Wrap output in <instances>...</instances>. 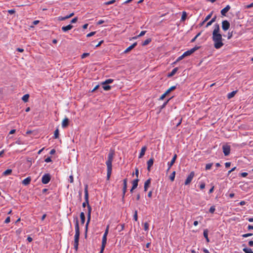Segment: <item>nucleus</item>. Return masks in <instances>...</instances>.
Segmentation results:
<instances>
[{"mask_svg": "<svg viewBox=\"0 0 253 253\" xmlns=\"http://www.w3.org/2000/svg\"><path fill=\"white\" fill-rule=\"evenodd\" d=\"M213 27L212 39L214 42V47L216 49H219L223 45L222 36L219 33L220 30L219 25L218 24H215Z\"/></svg>", "mask_w": 253, "mask_h": 253, "instance_id": "obj_1", "label": "nucleus"}, {"mask_svg": "<svg viewBox=\"0 0 253 253\" xmlns=\"http://www.w3.org/2000/svg\"><path fill=\"white\" fill-rule=\"evenodd\" d=\"M75 229V234L74 236V248L75 251H77L78 250V246H79V238H80V234L79 223L78 217L76 218Z\"/></svg>", "mask_w": 253, "mask_h": 253, "instance_id": "obj_2", "label": "nucleus"}, {"mask_svg": "<svg viewBox=\"0 0 253 253\" xmlns=\"http://www.w3.org/2000/svg\"><path fill=\"white\" fill-rule=\"evenodd\" d=\"M114 152H110L108 155L107 160L106 162V164L107 168V179L109 180L110 178L111 173H112V162L114 158Z\"/></svg>", "mask_w": 253, "mask_h": 253, "instance_id": "obj_3", "label": "nucleus"}, {"mask_svg": "<svg viewBox=\"0 0 253 253\" xmlns=\"http://www.w3.org/2000/svg\"><path fill=\"white\" fill-rule=\"evenodd\" d=\"M84 199L86 200V202L87 203V221L88 223H89L91 219V207L89 204V200H88V186L87 185H85L84 186Z\"/></svg>", "mask_w": 253, "mask_h": 253, "instance_id": "obj_4", "label": "nucleus"}, {"mask_svg": "<svg viewBox=\"0 0 253 253\" xmlns=\"http://www.w3.org/2000/svg\"><path fill=\"white\" fill-rule=\"evenodd\" d=\"M51 179V176L49 173L43 174L42 178V182L43 184H46L49 182Z\"/></svg>", "mask_w": 253, "mask_h": 253, "instance_id": "obj_5", "label": "nucleus"}, {"mask_svg": "<svg viewBox=\"0 0 253 253\" xmlns=\"http://www.w3.org/2000/svg\"><path fill=\"white\" fill-rule=\"evenodd\" d=\"M195 175V173L194 171H191L190 174L188 175L185 181L184 184L187 185L190 183L192 181L194 176Z\"/></svg>", "mask_w": 253, "mask_h": 253, "instance_id": "obj_6", "label": "nucleus"}, {"mask_svg": "<svg viewBox=\"0 0 253 253\" xmlns=\"http://www.w3.org/2000/svg\"><path fill=\"white\" fill-rule=\"evenodd\" d=\"M223 152L225 156H228L230 152V146L228 145H223L222 146Z\"/></svg>", "mask_w": 253, "mask_h": 253, "instance_id": "obj_7", "label": "nucleus"}, {"mask_svg": "<svg viewBox=\"0 0 253 253\" xmlns=\"http://www.w3.org/2000/svg\"><path fill=\"white\" fill-rule=\"evenodd\" d=\"M230 23L226 20L222 22V28L224 31L228 30L230 27Z\"/></svg>", "mask_w": 253, "mask_h": 253, "instance_id": "obj_8", "label": "nucleus"}, {"mask_svg": "<svg viewBox=\"0 0 253 253\" xmlns=\"http://www.w3.org/2000/svg\"><path fill=\"white\" fill-rule=\"evenodd\" d=\"M177 158V155L174 154L172 159H171L170 162H169L168 163V169H167V171H169L170 169L171 168V166L173 165V164L175 163V160Z\"/></svg>", "mask_w": 253, "mask_h": 253, "instance_id": "obj_9", "label": "nucleus"}, {"mask_svg": "<svg viewBox=\"0 0 253 253\" xmlns=\"http://www.w3.org/2000/svg\"><path fill=\"white\" fill-rule=\"evenodd\" d=\"M106 243H107V238H102V245H101V250H100L99 253H103V251L104 250V249H105Z\"/></svg>", "mask_w": 253, "mask_h": 253, "instance_id": "obj_10", "label": "nucleus"}, {"mask_svg": "<svg viewBox=\"0 0 253 253\" xmlns=\"http://www.w3.org/2000/svg\"><path fill=\"white\" fill-rule=\"evenodd\" d=\"M230 6L229 5H227L225 7L221 10L220 12L221 15L223 16H225L226 13L230 10Z\"/></svg>", "mask_w": 253, "mask_h": 253, "instance_id": "obj_11", "label": "nucleus"}, {"mask_svg": "<svg viewBox=\"0 0 253 253\" xmlns=\"http://www.w3.org/2000/svg\"><path fill=\"white\" fill-rule=\"evenodd\" d=\"M73 25H72L71 24H69L66 26H63L61 28V29L63 32H66L67 31L71 30L73 28Z\"/></svg>", "mask_w": 253, "mask_h": 253, "instance_id": "obj_12", "label": "nucleus"}, {"mask_svg": "<svg viewBox=\"0 0 253 253\" xmlns=\"http://www.w3.org/2000/svg\"><path fill=\"white\" fill-rule=\"evenodd\" d=\"M151 183V178L147 179L144 183V191H146L148 188L149 187Z\"/></svg>", "mask_w": 253, "mask_h": 253, "instance_id": "obj_13", "label": "nucleus"}, {"mask_svg": "<svg viewBox=\"0 0 253 253\" xmlns=\"http://www.w3.org/2000/svg\"><path fill=\"white\" fill-rule=\"evenodd\" d=\"M146 149H147V147L145 146H144L142 147V148L141 149L140 153L139 155L138 156L139 158H142L145 155V152L146 151Z\"/></svg>", "mask_w": 253, "mask_h": 253, "instance_id": "obj_14", "label": "nucleus"}, {"mask_svg": "<svg viewBox=\"0 0 253 253\" xmlns=\"http://www.w3.org/2000/svg\"><path fill=\"white\" fill-rule=\"evenodd\" d=\"M137 45V42H135L133 43L131 45L128 47L124 52V53H126L132 50L136 45Z\"/></svg>", "mask_w": 253, "mask_h": 253, "instance_id": "obj_15", "label": "nucleus"}, {"mask_svg": "<svg viewBox=\"0 0 253 253\" xmlns=\"http://www.w3.org/2000/svg\"><path fill=\"white\" fill-rule=\"evenodd\" d=\"M31 181V178L30 177H28L26 178H25L23 181H22V184L24 185H28V184H30V182Z\"/></svg>", "mask_w": 253, "mask_h": 253, "instance_id": "obj_16", "label": "nucleus"}, {"mask_svg": "<svg viewBox=\"0 0 253 253\" xmlns=\"http://www.w3.org/2000/svg\"><path fill=\"white\" fill-rule=\"evenodd\" d=\"M242 246L244 247V248L243 249V251L245 253H253L252 250L250 248H247L245 244H243Z\"/></svg>", "mask_w": 253, "mask_h": 253, "instance_id": "obj_17", "label": "nucleus"}, {"mask_svg": "<svg viewBox=\"0 0 253 253\" xmlns=\"http://www.w3.org/2000/svg\"><path fill=\"white\" fill-rule=\"evenodd\" d=\"M69 123V119L67 118H65L62 121V126L64 128L66 127Z\"/></svg>", "mask_w": 253, "mask_h": 253, "instance_id": "obj_18", "label": "nucleus"}, {"mask_svg": "<svg viewBox=\"0 0 253 253\" xmlns=\"http://www.w3.org/2000/svg\"><path fill=\"white\" fill-rule=\"evenodd\" d=\"M81 224H84L85 222V214L84 212H82L80 214Z\"/></svg>", "mask_w": 253, "mask_h": 253, "instance_id": "obj_19", "label": "nucleus"}, {"mask_svg": "<svg viewBox=\"0 0 253 253\" xmlns=\"http://www.w3.org/2000/svg\"><path fill=\"white\" fill-rule=\"evenodd\" d=\"M123 192H126L127 189V179H124L123 180Z\"/></svg>", "mask_w": 253, "mask_h": 253, "instance_id": "obj_20", "label": "nucleus"}, {"mask_svg": "<svg viewBox=\"0 0 253 253\" xmlns=\"http://www.w3.org/2000/svg\"><path fill=\"white\" fill-rule=\"evenodd\" d=\"M216 17L214 16L209 22H208L206 26V28H208L210 26H211L213 22H214L216 20Z\"/></svg>", "mask_w": 253, "mask_h": 253, "instance_id": "obj_21", "label": "nucleus"}, {"mask_svg": "<svg viewBox=\"0 0 253 253\" xmlns=\"http://www.w3.org/2000/svg\"><path fill=\"white\" fill-rule=\"evenodd\" d=\"M177 71H178V68L177 67L174 68L171 71V72L169 74L168 77H170L173 76L174 75H175V74L177 72Z\"/></svg>", "mask_w": 253, "mask_h": 253, "instance_id": "obj_22", "label": "nucleus"}, {"mask_svg": "<svg viewBox=\"0 0 253 253\" xmlns=\"http://www.w3.org/2000/svg\"><path fill=\"white\" fill-rule=\"evenodd\" d=\"M138 180H139L137 178L133 180L132 186V189H134L137 187Z\"/></svg>", "mask_w": 253, "mask_h": 253, "instance_id": "obj_23", "label": "nucleus"}, {"mask_svg": "<svg viewBox=\"0 0 253 253\" xmlns=\"http://www.w3.org/2000/svg\"><path fill=\"white\" fill-rule=\"evenodd\" d=\"M113 81H114V80L113 79H109L106 80L104 82H103L101 83V84L102 85L108 84L112 83Z\"/></svg>", "mask_w": 253, "mask_h": 253, "instance_id": "obj_24", "label": "nucleus"}, {"mask_svg": "<svg viewBox=\"0 0 253 253\" xmlns=\"http://www.w3.org/2000/svg\"><path fill=\"white\" fill-rule=\"evenodd\" d=\"M203 235L204 237L206 238L207 242H209L210 240L208 238V230L207 229L204 230Z\"/></svg>", "mask_w": 253, "mask_h": 253, "instance_id": "obj_25", "label": "nucleus"}, {"mask_svg": "<svg viewBox=\"0 0 253 253\" xmlns=\"http://www.w3.org/2000/svg\"><path fill=\"white\" fill-rule=\"evenodd\" d=\"M187 13L186 11H183L182 13V16H181V19H180V21H182V22H183L186 19V17H187Z\"/></svg>", "mask_w": 253, "mask_h": 253, "instance_id": "obj_26", "label": "nucleus"}, {"mask_svg": "<svg viewBox=\"0 0 253 253\" xmlns=\"http://www.w3.org/2000/svg\"><path fill=\"white\" fill-rule=\"evenodd\" d=\"M237 92L236 90L233 91L227 94V98L228 99H230L234 96V95L236 94Z\"/></svg>", "mask_w": 253, "mask_h": 253, "instance_id": "obj_27", "label": "nucleus"}, {"mask_svg": "<svg viewBox=\"0 0 253 253\" xmlns=\"http://www.w3.org/2000/svg\"><path fill=\"white\" fill-rule=\"evenodd\" d=\"M151 39L148 38L142 42V46H146L151 42Z\"/></svg>", "mask_w": 253, "mask_h": 253, "instance_id": "obj_28", "label": "nucleus"}, {"mask_svg": "<svg viewBox=\"0 0 253 253\" xmlns=\"http://www.w3.org/2000/svg\"><path fill=\"white\" fill-rule=\"evenodd\" d=\"M193 53V52L192 51L191 49L188 50L185 52H184L183 54L184 55L185 57L189 56L191 55Z\"/></svg>", "mask_w": 253, "mask_h": 253, "instance_id": "obj_29", "label": "nucleus"}, {"mask_svg": "<svg viewBox=\"0 0 253 253\" xmlns=\"http://www.w3.org/2000/svg\"><path fill=\"white\" fill-rule=\"evenodd\" d=\"M29 98V95L28 94H25L22 98V100L27 102L28 101V99Z\"/></svg>", "mask_w": 253, "mask_h": 253, "instance_id": "obj_30", "label": "nucleus"}, {"mask_svg": "<svg viewBox=\"0 0 253 253\" xmlns=\"http://www.w3.org/2000/svg\"><path fill=\"white\" fill-rule=\"evenodd\" d=\"M54 138L56 139L59 137V129L58 128L56 129L54 133Z\"/></svg>", "mask_w": 253, "mask_h": 253, "instance_id": "obj_31", "label": "nucleus"}, {"mask_svg": "<svg viewBox=\"0 0 253 253\" xmlns=\"http://www.w3.org/2000/svg\"><path fill=\"white\" fill-rule=\"evenodd\" d=\"M154 163V160L153 158L150 159L147 162V166L149 167H152Z\"/></svg>", "mask_w": 253, "mask_h": 253, "instance_id": "obj_32", "label": "nucleus"}, {"mask_svg": "<svg viewBox=\"0 0 253 253\" xmlns=\"http://www.w3.org/2000/svg\"><path fill=\"white\" fill-rule=\"evenodd\" d=\"M12 172V170L11 169H6L5 171H4L3 172V175H8L10 174H11V173Z\"/></svg>", "mask_w": 253, "mask_h": 253, "instance_id": "obj_33", "label": "nucleus"}, {"mask_svg": "<svg viewBox=\"0 0 253 253\" xmlns=\"http://www.w3.org/2000/svg\"><path fill=\"white\" fill-rule=\"evenodd\" d=\"M175 176V171H173L169 176V179L171 181H174Z\"/></svg>", "mask_w": 253, "mask_h": 253, "instance_id": "obj_34", "label": "nucleus"}, {"mask_svg": "<svg viewBox=\"0 0 253 253\" xmlns=\"http://www.w3.org/2000/svg\"><path fill=\"white\" fill-rule=\"evenodd\" d=\"M102 87L104 89V90L106 91L109 90L111 88V86L108 84L103 85Z\"/></svg>", "mask_w": 253, "mask_h": 253, "instance_id": "obj_35", "label": "nucleus"}, {"mask_svg": "<svg viewBox=\"0 0 253 253\" xmlns=\"http://www.w3.org/2000/svg\"><path fill=\"white\" fill-rule=\"evenodd\" d=\"M108 231H109V226H108L105 231V232L103 234V238H107V235L108 234Z\"/></svg>", "mask_w": 253, "mask_h": 253, "instance_id": "obj_36", "label": "nucleus"}, {"mask_svg": "<svg viewBox=\"0 0 253 253\" xmlns=\"http://www.w3.org/2000/svg\"><path fill=\"white\" fill-rule=\"evenodd\" d=\"M176 88L175 86H172L170 87L169 88L166 92L167 93V94H169V92H170L171 91L174 90Z\"/></svg>", "mask_w": 253, "mask_h": 253, "instance_id": "obj_37", "label": "nucleus"}, {"mask_svg": "<svg viewBox=\"0 0 253 253\" xmlns=\"http://www.w3.org/2000/svg\"><path fill=\"white\" fill-rule=\"evenodd\" d=\"M171 98H169V99L167 100L166 101H165L163 104L160 106V109H163V108H164L166 105H167V104L168 103L169 101L170 100Z\"/></svg>", "mask_w": 253, "mask_h": 253, "instance_id": "obj_38", "label": "nucleus"}, {"mask_svg": "<svg viewBox=\"0 0 253 253\" xmlns=\"http://www.w3.org/2000/svg\"><path fill=\"white\" fill-rule=\"evenodd\" d=\"M184 57H185L184 56V55L183 54L182 55L180 56L179 57H178V58L176 59V60L174 62H173V64H175L177 62H178V61H180L181 60H182V59H183Z\"/></svg>", "mask_w": 253, "mask_h": 253, "instance_id": "obj_39", "label": "nucleus"}, {"mask_svg": "<svg viewBox=\"0 0 253 253\" xmlns=\"http://www.w3.org/2000/svg\"><path fill=\"white\" fill-rule=\"evenodd\" d=\"M212 166V163H209L207 164L206 165L205 169L206 170H209L211 169V167Z\"/></svg>", "mask_w": 253, "mask_h": 253, "instance_id": "obj_40", "label": "nucleus"}, {"mask_svg": "<svg viewBox=\"0 0 253 253\" xmlns=\"http://www.w3.org/2000/svg\"><path fill=\"white\" fill-rule=\"evenodd\" d=\"M149 224L147 222L144 223V229L145 231H148L149 229Z\"/></svg>", "mask_w": 253, "mask_h": 253, "instance_id": "obj_41", "label": "nucleus"}, {"mask_svg": "<svg viewBox=\"0 0 253 253\" xmlns=\"http://www.w3.org/2000/svg\"><path fill=\"white\" fill-rule=\"evenodd\" d=\"M215 207L214 206H212L210 208V209L209 210V212L210 213H213L215 211Z\"/></svg>", "mask_w": 253, "mask_h": 253, "instance_id": "obj_42", "label": "nucleus"}, {"mask_svg": "<svg viewBox=\"0 0 253 253\" xmlns=\"http://www.w3.org/2000/svg\"><path fill=\"white\" fill-rule=\"evenodd\" d=\"M200 48V46H195L193 48H191V49L192 51L193 52V53H194L195 51H196V50L199 49Z\"/></svg>", "mask_w": 253, "mask_h": 253, "instance_id": "obj_43", "label": "nucleus"}, {"mask_svg": "<svg viewBox=\"0 0 253 253\" xmlns=\"http://www.w3.org/2000/svg\"><path fill=\"white\" fill-rule=\"evenodd\" d=\"M200 35H201V33H200H200H199L198 34H197L196 35V36H195L193 39H192L191 40V42H194L195 41V40H196V39H197L199 36H200Z\"/></svg>", "mask_w": 253, "mask_h": 253, "instance_id": "obj_44", "label": "nucleus"}, {"mask_svg": "<svg viewBox=\"0 0 253 253\" xmlns=\"http://www.w3.org/2000/svg\"><path fill=\"white\" fill-rule=\"evenodd\" d=\"M205 188V183L204 182H201L200 184V188L202 190Z\"/></svg>", "mask_w": 253, "mask_h": 253, "instance_id": "obj_45", "label": "nucleus"}, {"mask_svg": "<svg viewBox=\"0 0 253 253\" xmlns=\"http://www.w3.org/2000/svg\"><path fill=\"white\" fill-rule=\"evenodd\" d=\"M137 211H135L134 212V214L133 215V219L136 221L137 220Z\"/></svg>", "mask_w": 253, "mask_h": 253, "instance_id": "obj_46", "label": "nucleus"}, {"mask_svg": "<svg viewBox=\"0 0 253 253\" xmlns=\"http://www.w3.org/2000/svg\"><path fill=\"white\" fill-rule=\"evenodd\" d=\"M253 235L252 233H247L245 234H243L242 236L244 238H247L248 237L251 236Z\"/></svg>", "mask_w": 253, "mask_h": 253, "instance_id": "obj_47", "label": "nucleus"}, {"mask_svg": "<svg viewBox=\"0 0 253 253\" xmlns=\"http://www.w3.org/2000/svg\"><path fill=\"white\" fill-rule=\"evenodd\" d=\"M115 2V0H112L105 2V5H110L114 3Z\"/></svg>", "mask_w": 253, "mask_h": 253, "instance_id": "obj_48", "label": "nucleus"}, {"mask_svg": "<svg viewBox=\"0 0 253 253\" xmlns=\"http://www.w3.org/2000/svg\"><path fill=\"white\" fill-rule=\"evenodd\" d=\"M212 12H211L210 14H209V15H208L206 18H205V19L206 20L208 21L209 20L211 17L212 16Z\"/></svg>", "mask_w": 253, "mask_h": 253, "instance_id": "obj_49", "label": "nucleus"}, {"mask_svg": "<svg viewBox=\"0 0 253 253\" xmlns=\"http://www.w3.org/2000/svg\"><path fill=\"white\" fill-rule=\"evenodd\" d=\"M146 32V31H141L140 32V33L138 35V37H139H139H141L144 36Z\"/></svg>", "mask_w": 253, "mask_h": 253, "instance_id": "obj_50", "label": "nucleus"}, {"mask_svg": "<svg viewBox=\"0 0 253 253\" xmlns=\"http://www.w3.org/2000/svg\"><path fill=\"white\" fill-rule=\"evenodd\" d=\"M95 33H96L95 32H91L89 33V34H88L86 35V37H90L91 36H93V35H95Z\"/></svg>", "mask_w": 253, "mask_h": 253, "instance_id": "obj_51", "label": "nucleus"}, {"mask_svg": "<svg viewBox=\"0 0 253 253\" xmlns=\"http://www.w3.org/2000/svg\"><path fill=\"white\" fill-rule=\"evenodd\" d=\"M89 53H83V54L82 55L81 57H82V58H83H83H84L85 57H87V56H89Z\"/></svg>", "mask_w": 253, "mask_h": 253, "instance_id": "obj_52", "label": "nucleus"}, {"mask_svg": "<svg viewBox=\"0 0 253 253\" xmlns=\"http://www.w3.org/2000/svg\"><path fill=\"white\" fill-rule=\"evenodd\" d=\"M10 221V218L9 216H8L5 220L4 223H8Z\"/></svg>", "mask_w": 253, "mask_h": 253, "instance_id": "obj_53", "label": "nucleus"}, {"mask_svg": "<svg viewBox=\"0 0 253 253\" xmlns=\"http://www.w3.org/2000/svg\"><path fill=\"white\" fill-rule=\"evenodd\" d=\"M69 181L70 183H73V181H74V178H73V175H70V176H69Z\"/></svg>", "mask_w": 253, "mask_h": 253, "instance_id": "obj_54", "label": "nucleus"}, {"mask_svg": "<svg viewBox=\"0 0 253 253\" xmlns=\"http://www.w3.org/2000/svg\"><path fill=\"white\" fill-rule=\"evenodd\" d=\"M167 95V93L165 92L162 95V96L160 98V100H163L166 96Z\"/></svg>", "mask_w": 253, "mask_h": 253, "instance_id": "obj_55", "label": "nucleus"}, {"mask_svg": "<svg viewBox=\"0 0 253 253\" xmlns=\"http://www.w3.org/2000/svg\"><path fill=\"white\" fill-rule=\"evenodd\" d=\"M78 20V18L77 17L74 18L71 21V23H75L76 22H77Z\"/></svg>", "mask_w": 253, "mask_h": 253, "instance_id": "obj_56", "label": "nucleus"}, {"mask_svg": "<svg viewBox=\"0 0 253 253\" xmlns=\"http://www.w3.org/2000/svg\"><path fill=\"white\" fill-rule=\"evenodd\" d=\"M248 173L247 172H244L241 173V176L243 177H245L248 175Z\"/></svg>", "mask_w": 253, "mask_h": 253, "instance_id": "obj_57", "label": "nucleus"}, {"mask_svg": "<svg viewBox=\"0 0 253 253\" xmlns=\"http://www.w3.org/2000/svg\"><path fill=\"white\" fill-rule=\"evenodd\" d=\"M236 169V167H235L231 169L228 171V175H229L232 171H234Z\"/></svg>", "mask_w": 253, "mask_h": 253, "instance_id": "obj_58", "label": "nucleus"}, {"mask_svg": "<svg viewBox=\"0 0 253 253\" xmlns=\"http://www.w3.org/2000/svg\"><path fill=\"white\" fill-rule=\"evenodd\" d=\"M8 12L10 14H12L15 12V11L14 9H10L8 10Z\"/></svg>", "mask_w": 253, "mask_h": 253, "instance_id": "obj_59", "label": "nucleus"}, {"mask_svg": "<svg viewBox=\"0 0 253 253\" xmlns=\"http://www.w3.org/2000/svg\"><path fill=\"white\" fill-rule=\"evenodd\" d=\"M232 33H233V32H231V33H230V32H229V33H228V37H227V39H230L232 38V36H233Z\"/></svg>", "mask_w": 253, "mask_h": 253, "instance_id": "obj_60", "label": "nucleus"}, {"mask_svg": "<svg viewBox=\"0 0 253 253\" xmlns=\"http://www.w3.org/2000/svg\"><path fill=\"white\" fill-rule=\"evenodd\" d=\"M45 162L46 163H49L51 162V159L50 157H47L45 159Z\"/></svg>", "mask_w": 253, "mask_h": 253, "instance_id": "obj_61", "label": "nucleus"}, {"mask_svg": "<svg viewBox=\"0 0 253 253\" xmlns=\"http://www.w3.org/2000/svg\"><path fill=\"white\" fill-rule=\"evenodd\" d=\"M231 166V163L230 162H226L225 164V166L226 168H229Z\"/></svg>", "mask_w": 253, "mask_h": 253, "instance_id": "obj_62", "label": "nucleus"}, {"mask_svg": "<svg viewBox=\"0 0 253 253\" xmlns=\"http://www.w3.org/2000/svg\"><path fill=\"white\" fill-rule=\"evenodd\" d=\"M104 23V20H99L97 22V25H101V24H103V23Z\"/></svg>", "mask_w": 253, "mask_h": 253, "instance_id": "obj_63", "label": "nucleus"}, {"mask_svg": "<svg viewBox=\"0 0 253 253\" xmlns=\"http://www.w3.org/2000/svg\"><path fill=\"white\" fill-rule=\"evenodd\" d=\"M214 188V187L213 186H212L211 187V188L210 189V190L209 191V194L212 193L213 192Z\"/></svg>", "mask_w": 253, "mask_h": 253, "instance_id": "obj_64", "label": "nucleus"}]
</instances>
